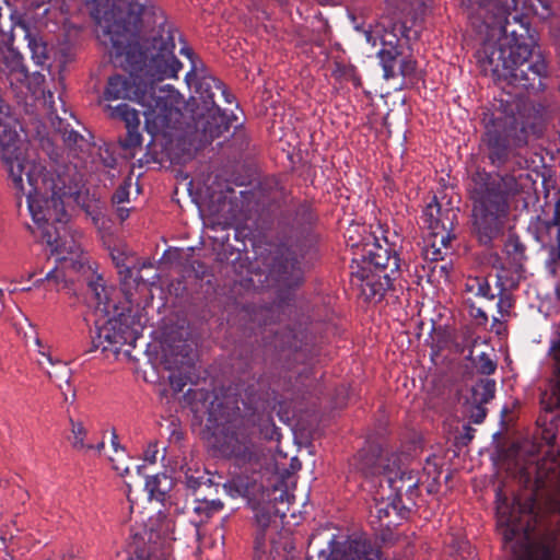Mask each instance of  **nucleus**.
<instances>
[{
	"instance_id": "nucleus-61",
	"label": "nucleus",
	"mask_w": 560,
	"mask_h": 560,
	"mask_svg": "<svg viewBox=\"0 0 560 560\" xmlns=\"http://www.w3.org/2000/svg\"><path fill=\"white\" fill-rule=\"evenodd\" d=\"M281 3H285L288 0H279Z\"/></svg>"
},
{
	"instance_id": "nucleus-35",
	"label": "nucleus",
	"mask_w": 560,
	"mask_h": 560,
	"mask_svg": "<svg viewBox=\"0 0 560 560\" xmlns=\"http://www.w3.org/2000/svg\"><path fill=\"white\" fill-rule=\"evenodd\" d=\"M142 142V136L139 131V127H131L127 129L126 136L120 139V144L124 149H135L140 147Z\"/></svg>"
},
{
	"instance_id": "nucleus-59",
	"label": "nucleus",
	"mask_w": 560,
	"mask_h": 560,
	"mask_svg": "<svg viewBox=\"0 0 560 560\" xmlns=\"http://www.w3.org/2000/svg\"><path fill=\"white\" fill-rule=\"evenodd\" d=\"M0 540H1V544H2L3 546H5V538H4V537H1V538H0Z\"/></svg>"
},
{
	"instance_id": "nucleus-12",
	"label": "nucleus",
	"mask_w": 560,
	"mask_h": 560,
	"mask_svg": "<svg viewBox=\"0 0 560 560\" xmlns=\"http://www.w3.org/2000/svg\"><path fill=\"white\" fill-rule=\"evenodd\" d=\"M354 30L362 33L365 42L372 47H375L377 42L381 40V49L385 50L401 49V39L409 44L417 40L420 36L419 31L408 26L406 22H392L387 19H382L374 28L371 26L364 28L359 24H354Z\"/></svg>"
},
{
	"instance_id": "nucleus-42",
	"label": "nucleus",
	"mask_w": 560,
	"mask_h": 560,
	"mask_svg": "<svg viewBox=\"0 0 560 560\" xmlns=\"http://www.w3.org/2000/svg\"><path fill=\"white\" fill-rule=\"evenodd\" d=\"M188 382H191V380L187 375H177L175 373L170 375L171 387L175 393L183 392Z\"/></svg>"
},
{
	"instance_id": "nucleus-13",
	"label": "nucleus",
	"mask_w": 560,
	"mask_h": 560,
	"mask_svg": "<svg viewBox=\"0 0 560 560\" xmlns=\"http://www.w3.org/2000/svg\"><path fill=\"white\" fill-rule=\"evenodd\" d=\"M397 462H400L397 454L384 451L377 444H369L358 452L353 466L365 478L378 476L384 478L386 474L390 472V468Z\"/></svg>"
},
{
	"instance_id": "nucleus-31",
	"label": "nucleus",
	"mask_w": 560,
	"mask_h": 560,
	"mask_svg": "<svg viewBox=\"0 0 560 560\" xmlns=\"http://www.w3.org/2000/svg\"><path fill=\"white\" fill-rule=\"evenodd\" d=\"M112 445L115 451V453L118 455L119 458L109 457V460L113 464V468L119 472L121 476L129 472V467L127 465H121L120 460L126 457L125 450L120 447L118 442V435L115 430L112 432Z\"/></svg>"
},
{
	"instance_id": "nucleus-51",
	"label": "nucleus",
	"mask_w": 560,
	"mask_h": 560,
	"mask_svg": "<svg viewBox=\"0 0 560 560\" xmlns=\"http://www.w3.org/2000/svg\"><path fill=\"white\" fill-rule=\"evenodd\" d=\"M464 434L463 438L467 440L468 442L474 439L475 429H472L469 424H466L463 427Z\"/></svg>"
},
{
	"instance_id": "nucleus-18",
	"label": "nucleus",
	"mask_w": 560,
	"mask_h": 560,
	"mask_svg": "<svg viewBox=\"0 0 560 560\" xmlns=\"http://www.w3.org/2000/svg\"><path fill=\"white\" fill-rule=\"evenodd\" d=\"M129 547L130 560H172L168 548L153 530L136 533Z\"/></svg>"
},
{
	"instance_id": "nucleus-44",
	"label": "nucleus",
	"mask_w": 560,
	"mask_h": 560,
	"mask_svg": "<svg viewBox=\"0 0 560 560\" xmlns=\"http://www.w3.org/2000/svg\"><path fill=\"white\" fill-rule=\"evenodd\" d=\"M254 548L256 553H265L266 552V529L257 528L254 539Z\"/></svg>"
},
{
	"instance_id": "nucleus-38",
	"label": "nucleus",
	"mask_w": 560,
	"mask_h": 560,
	"mask_svg": "<svg viewBox=\"0 0 560 560\" xmlns=\"http://www.w3.org/2000/svg\"><path fill=\"white\" fill-rule=\"evenodd\" d=\"M273 513L269 506H257L255 508V520L257 527L267 529L272 521Z\"/></svg>"
},
{
	"instance_id": "nucleus-36",
	"label": "nucleus",
	"mask_w": 560,
	"mask_h": 560,
	"mask_svg": "<svg viewBox=\"0 0 560 560\" xmlns=\"http://www.w3.org/2000/svg\"><path fill=\"white\" fill-rule=\"evenodd\" d=\"M397 8L406 10V5H409L416 14H423L430 5L431 0H392Z\"/></svg>"
},
{
	"instance_id": "nucleus-15",
	"label": "nucleus",
	"mask_w": 560,
	"mask_h": 560,
	"mask_svg": "<svg viewBox=\"0 0 560 560\" xmlns=\"http://www.w3.org/2000/svg\"><path fill=\"white\" fill-rule=\"evenodd\" d=\"M385 80L401 77L411 83L418 81L417 61L412 56H404L402 48L396 50L380 49L377 52Z\"/></svg>"
},
{
	"instance_id": "nucleus-40",
	"label": "nucleus",
	"mask_w": 560,
	"mask_h": 560,
	"mask_svg": "<svg viewBox=\"0 0 560 560\" xmlns=\"http://www.w3.org/2000/svg\"><path fill=\"white\" fill-rule=\"evenodd\" d=\"M487 417V408L485 405L469 404V419L475 424H480Z\"/></svg>"
},
{
	"instance_id": "nucleus-48",
	"label": "nucleus",
	"mask_w": 560,
	"mask_h": 560,
	"mask_svg": "<svg viewBox=\"0 0 560 560\" xmlns=\"http://www.w3.org/2000/svg\"><path fill=\"white\" fill-rule=\"evenodd\" d=\"M272 500L275 501V505L277 503L289 502L290 494L288 493V491L281 490L280 494L278 497H273ZM275 509H276L275 513H280L281 516H285V511H281L279 508H276V506H275Z\"/></svg>"
},
{
	"instance_id": "nucleus-2",
	"label": "nucleus",
	"mask_w": 560,
	"mask_h": 560,
	"mask_svg": "<svg viewBox=\"0 0 560 560\" xmlns=\"http://www.w3.org/2000/svg\"><path fill=\"white\" fill-rule=\"evenodd\" d=\"M480 12L467 14L485 35L476 58L485 75L525 90H542L548 69L544 57L534 55L536 39L528 15L540 20L553 15V0H485Z\"/></svg>"
},
{
	"instance_id": "nucleus-57",
	"label": "nucleus",
	"mask_w": 560,
	"mask_h": 560,
	"mask_svg": "<svg viewBox=\"0 0 560 560\" xmlns=\"http://www.w3.org/2000/svg\"><path fill=\"white\" fill-rule=\"evenodd\" d=\"M3 295H4V294H3L2 290L0 289V313H1V312H2V310H3V301H2Z\"/></svg>"
},
{
	"instance_id": "nucleus-56",
	"label": "nucleus",
	"mask_w": 560,
	"mask_h": 560,
	"mask_svg": "<svg viewBox=\"0 0 560 560\" xmlns=\"http://www.w3.org/2000/svg\"><path fill=\"white\" fill-rule=\"evenodd\" d=\"M388 515V511L387 509H380L378 510V517L382 518L383 516H387Z\"/></svg>"
},
{
	"instance_id": "nucleus-37",
	"label": "nucleus",
	"mask_w": 560,
	"mask_h": 560,
	"mask_svg": "<svg viewBox=\"0 0 560 560\" xmlns=\"http://www.w3.org/2000/svg\"><path fill=\"white\" fill-rule=\"evenodd\" d=\"M210 478H207L203 474L198 472V476H195L194 474H189V469L185 472V485L194 492L197 491L201 486L210 487Z\"/></svg>"
},
{
	"instance_id": "nucleus-9",
	"label": "nucleus",
	"mask_w": 560,
	"mask_h": 560,
	"mask_svg": "<svg viewBox=\"0 0 560 560\" xmlns=\"http://www.w3.org/2000/svg\"><path fill=\"white\" fill-rule=\"evenodd\" d=\"M179 52L190 62V69L185 74V81L189 86H195V95L192 96V100L196 104V109L194 112H201L218 107L214 101L217 92H220L225 103H234V95L226 89L223 82L208 72L205 62L191 48L183 46Z\"/></svg>"
},
{
	"instance_id": "nucleus-22",
	"label": "nucleus",
	"mask_w": 560,
	"mask_h": 560,
	"mask_svg": "<svg viewBox=\"0 0 560 560\" xmlns=\"http://www.w3.org/2000/svg\"><path fill=\"white\" fill-rule=\"evenodd\" d=\"M224 489L233 498L243 497L254 500L261 492L262 485L258 481V472L254 469L252 476L245 472L234 476L224 483Z\"/></svg>"
},
{
	"instance_id": "nucleus-21",
	"label": "nucleus",
	"mask_w": 560,
	"mask_h": 560,
	"mask_svg": "<svg viewBox=\"0 0 560 560\" xmlns=\"http://www.w3.org/2000/svg\"><path fill=\"white\" fill-rule=\"evenodd\" d=\"M224 504L221 500H207L205 498H196L191 503L192 516L189 517L190 535L195 540L200 539V526L206 523L215 513L223 509Z\"/></svg>"
},
{
	"instance_id": "nucleus-28",
	"label": "nucleus",
	"mask_w": 560,
	"mask_h": 560,
	"mask_svg": "<svg viewBox=\"0 0 560 560\" xmlns=\"http://www.w3.org/2000/svg\"><path fill=\"white\" fill-rule=\"evenodd\" d=\"M27 46L31 51V57L35 65L44 67L46 65V61L48 60V46L47 43L43 40L42 37H39L36 34L27 33Z\"/></svg>"
},
{
	"instance_id": "nucleus-34",
	"label": "nucleus",
	"mask_w": 560,
	"mask_h": 560,
	"mask_svg": "<svg viewBox=\"0 0 560 560\" xmlns=\"http://www.w3.org/2000/svg\"><path fill=\"white\" fill-rule=\"evenodd\" d=\"M118 273L120 278V282L125 288H130L131 283L136 285L141 281L140 270H135L133 268L127 266H118Z\"/></svg>"
},
{
	"instance_id": "nucleus-10",
	"label": "nucleus",
	"mask_w": 560,
	"mask_h": 560,
	"mask_svg": "<svg viewBox=\"0 0 560 560\" xmlns=\"http://www.w3.org/2000/svg\"><path fill=\"white\" fill-rule=\"evenodd\" d=\"M299 250L294 247H278L269 257L268 277L278 288V299L281 303L291 300V291L304 281V270L296 257Z\"/></svg>"
},
{
	"instance_id": "nucleus-33",
	"label": "nucleus",
	"mask_w": 560,
	"mask_h": 560,
	"mask_svg": "<svg viewBox=\"0 0 560 560\" xmlns=\"http://www.w3.org/2000/svg\"><path fill=\"white\" fill-rule=\"evenodd\" d=\"M474 365L478 373L482 375H491L497 370V362L486 352H481L474 360Z\"/></svg>"
},
{
	"instance_id": "nucleus-20",
	"label": "nucleus",
	"mask_w": 560,
	"mask_h": 560,
	"mask_svg": "<svg viewBox=\"0 0 560 560\" xmlns=\"http://www.w3.org/2000/svg\"><path fill=\"white\" fill-rule=\"evenodd\" d=\"M393 466L394 467L390 468V472L386 474L381 481V487H384L383 482L387 485L390 490V493L388 494V506L397 511L399 515L404 516L410 511V506L406 505L402 499L406 479L409 476L410 470L401 468L399 462Z\"/></svg>"
},
{
	"instance_id": "nucleus-5",
	"label": "nucleus",
	"mask_w": 560,
	"mask_h": 560,
	"mask_svg": "<svg viewBox=\"0 0 560 560\" xmlns=\"http://www.w3.org/2000/svg\"><path fill=\"white\" fill-rule=\"evenodd\" d=\"M258 387L260 384L258 383ZM267 400L260 388L248 385L244 389L242 407L236 406V415L232 419L219 421L212 411L209 412L208 427L213 430V445L224 456L233 457L240 466L259 465V450L250 439L248 429L243 425L246 417L257 423L259 433L267 441H279L280 429L275 424L270 415H259L265 409Z\"/></svg>"
},
{
	"instance_id": "nucleus-24",
	"label": "nucleus",
	"mask_w": 560,
	"mask_h": 560,
	"mask_svg": "<svg viewBox=\"0 0 560 560\" xmlns=\"http://www.w3.org/2000/svg\"><path fill=\"white\" fill-rule=\"evenodd\" d=\"M172 487V478L164 472L148 476L144 485L149 498L158 502H164L166 500L167 493Z\"/></svg>"
},
{
	"instance_id": "nucleus-49",
	"label": "nucleus",
	"mask_w": 560,
	"mask_h": 560,
	"mask_svg": "<svg viewBox=\"0 0 560 560\" xmlns=\"http://www.w3.org/2000/svg\"><path fill=\"white\" fill-rule=\"evenodd\" d=\"M44 560H81L78 558L73 551H69L67 553H55L52 552L50 556L45 558Z\"/></svg>"
},
{
	"instance_id": "nucleus-7",
	"label": "nucleus",
	"mask_w": 560,
	"mask_h": 560,
	"mask_svg": "<svg viewBox=\"0 0 560 560\" xmlns=\"http://www.w3.org/2000/svg\"><path fill=\"white\" fill-rule=\"evenodd\" d=\"M535 504V498L530 497L525 502L514 499L512 506L508 505L505 499L498 506L499 532L513 560H555L553 550L549 546H541L538 553L530 541L533 522L536 521Z\"/></svg>"
},
{
	"instance_id": "nucleus-11",
	"label": "nucleus",
	"mask_w": 560,
	"mask_h": 560,
	"mask_svg": "<svg viewBox=\"0 0 560 560\" xmlns=\"http://www.w3.org/2000/svg\"><path fill=\"white\" fill-rule=\"evenodd\" d=\"M141 331L140 324H136L129 315L120 314L97 327L96 336L92 338L91 349L86 352L100 349L102 353L117 355L124 345L135 347Z\"/></svg>"
},
{
	"instance_id": "nucleus-54",
	"label": "nucleus",
	"mask_w": 560,
	"mask_h": 560,
	"mask_svg": "<svg viewBox=\"0 0 560 560\" xmlns=\"http://www.w3.org/2000/svg\"><path fill=\"white\" fill-rule=\"evenodd\" d=\"M476 318H480L483 323H487L488 322V315L487 313L481 310V308H477V312H476Z\"/></svg>"
},
{
	"instance_id": "nucleus-16",
	"label": "nucleus",
	"mask_w": 560,
	"mask_h": 560,
	"mask_svg": "<svg viewBox=\"0 0 560 560\" xmlns=\"http://www.w3.org/2000/svg\"><path fill=\"white\" fill-rule=\"evenodd\" d=\"M326 560H381L382 552L365 538H351L339 542L331 539Z\"/></svg>"
},
{
	"instance_id": "nucleus-26",
	"label": "nucleus",
	"mask_w": 560,
	"mask_h": 560,
	"mask_svg": "<svg viewBox=\"0 0 560 560\" xmlns=\"http://www.w3.org/2000/svg\"><path fill=\"white\" fill-rule=\"evenodd\" d=\"M495 381L491 378H480L471 387V395L468 404L487 405L495 395Z\"/></svg>"
},
{
	"instance_id": "nucleus-39",
	"label": "nucleus",
	"mask_w": 560,
	"mask_h": 560,
	"mask_svg": "<svg viewBox=\"0 0 560 560\" xmlns=\"http://www.w3.org/2000/svg\"><path fill=\"white\" fill-rule=\"evenodd\" d=\"M505 249L509 255L515 258H522L525 253V245L516 236H510L505 243Z\"/></svg>"
},
{
	"instance_id": "nucleus-4",
	"label": "nucleus",
	"mask_w": 560,
	"mask_h": 560,
	"mask_svg": "<svg viewBox=\"0 0 560 560\" xmlns=\"http://www.w3.org/2000/svg\"><path fill=\"white\" fill-rule=\"evenodd\" d=\"M503 93L490 114H485V131L480 139V152L495 168L506 167L518 150L528 144L530 136L540 137L544 132L547 110L540 103L525 98L523 94L540 90H525L497 80Z\"/></svg>"
},
{
	"instance_id": "nucleus-1",
	"label": "nucleus",
	"mask_w": 560,
	"mask_h": 560,
	"mask_svg": "<svg viewBox=\"0 0 560 560\" xmlns=\"http://www.w3.org/2000/svg\"><path fill=\"white\" fill-rule=\"evenodd\" d=\"M92 15L110 61L129 72L108 78L105 101L129 100L143 107L147 131L156 136L179 116V93L165 79L182 69L176 58L177 30L155 0H94Z\"/></svg>"
},
{
	"instance_id": "nucleus-43",
	"label": "nucleus",
	"mask_w": 560,
	"mask_h": 560,
	"mask_svg": "<svg viewBox=\"0 0 560 560\" xmlns=\"http://www.w3.org/2000/svg\"><path fill=\"white\" fill-rule=\"evenodd\" d=\"M129 195H130L129 185L128 184L119 185L117 187V189L115 190V192L113 194V197H112L113 203L120 205L124 202H128Z\"/></svg>"
},
{
	"instance_id": "nucleus-8",
	"label": "nucleus",
	"mask_w": 560,
	"mask_h": 560,
	"mask_svg": "<svg viewBox=\"0 0 560 560\" xmlns=\"http://www.w3.org/2000/svg\"><path fill=\"white\" fill-rule=\"evenodd\" d=\"M272 200L278 207L285 206L278 218V225L291 247L299 250L301 259L312 260L317 254L316 235L312 228L315 214L306 201L295 200L291 194L276 183Z\"/></svg>"
},
{
	"instance_id": "nucleus-29",
	"label": "nucleus",
	"mask_w": 560,
	"mask_h": 560,
	"mask_svg": "<svg viewBox=\"0 0 560 560\" xmlns=\"http://www.w3.org/2000/svg\"><path fill=\"white\" fill-rule=\"evenodd\" d=\"M102 277L98 276L95 280L89 281L88 289L92 298L95 300L96 307L103 312L108 313L110 304L107 296L106 288L102 283Z\"/></svg>"
},
{
	"instance_id": "nucleus-47",
	"label": "nucleus",
	"mask_w": 560,
	"mask_h": 560,
	"mask_svg": "<svg viewBox=\"0 0 560 560\" xmlns=\"http://www.w3.org/2000/svg\"><path fill=\"white\" fill-rule=\"evenodd\" d=\"M63 278H65L63 272H62V271H59V270H57V269L55 268V269H52V270L48 271V272L46 273V276H45V278H44V279H39V280H37V281H36V283L42 282V281H44V280H47V281H55V282H57V283H58V282L62 281V280H63Z\"/></svg>"
},
{
	"instance_id": "nucleus-55",
	"label": "nucleus",
	"mask_w": 560,
	"mask_h": 560,
	"mask_svg": "<svg viewBox=\"0 0 560 560\" xmlns=\"http://www.w3.org/2000/svg\"><path fill=\"white\" fill-rule=\"evenodd\" d=\"M118 215L121 220H125L129 215V210L126 208H118Z\"/></svg>"
},
{
	"instance_id": "nucleus-3",
	"label": "nucleus",
	"mask_w": 560,
	"mask_h": 560,
	"mask_svg": "<svg viewBox=\"0 0 560 560\" xmlns=\"http://www.w3.org/2000/svg\"><path fill=\"white\" fill-rule=\"evenodd\" d=\"M19 141L9 106L0 96V147L12 185L18 195L26 197L30 214L42 231L43 241L52 252L72 253L73 243L67 241L69 214L62 200L72 194L71 187L40 162L25 158L16 145Z\"/></svg>"
},
{
	"instance_id": "nucleus-50",
	"label": "nucleus",
	"mask_w": 560,
	"mask_h": 560,
	"mask_svg": "<svg viewBox=\"0 0 560 560\" xmlns=\"http://www.w3.org/2000/svg\"><path fill=\"white\" fill-rule=\"evenodd\" d=\"M39 353L51 366L59 365L62 370L66 371V365L59 360L55 361L49 352L40 350Z\"/></svg>"
},
{
	"instance_id": "nucleus-60",
	"label": "nucleus",
	"mask_w": 560,
	"mask_h": 560,
	"mask_svg": "<svg viewBox=\"0 0 560 560\" xmlns=\"http://www.w3.org/2000/svg\"><path fill=\"white\" fill-rule=\"evenodd\" d=\"M47 374L49 375V377L52 376V373L49 370H47Z\"/></svg>"
},
{
	"instance_id": "nucleus-52",
	"label": "nucleus",
	"mask_w": 560,
	"mask_h": 560,
	"mask_svg": "<svg viewBox=\"0 0 560 560\" xmlns=\"http://www.w3.org/2000/svg\"><path fill=\"white\" fill-rule=\"evenodd\" d=\"M197 265L198 266V269L196 270L197 272V277L198 278H202L205 275H206V267L202 262L200 261H194L192 262V266ZM195 269V267H192Z\"/></svg>"
},
{
	"instance_id": "nucleus-19",
	"label": "nucleus",
	"mask_w": 560,
	"mask_h": 560,
	"mask_svg": "<svg viewBox=\"0 0 560 560\" xmlns=\"http://www.w3.org/2000/svg\"><path fill=\"white\" fill-rule=\"evenodd\" d=\"M363 272L392 273L396 276L399 272L400 259L397 253L388 246L374 243L363 255Z\"/></svg>"
},
{
	"instance_id": "nucleus-14",
	"label": "nucleus",
	"mask_w": 560,
	"mask_h": 560,
	"mask_svg": "<svg viewBox=\"0 0 560 560\" xmlns=\"http://www.w3.org/2000/svg\"><path fill=\"white\" fill-rule=\"evenodd\" d=\"M456 217V211L453 208H443L438 201L436 196H433L432 200L423 209L421 219L425 228L435 237L441 236V244L447 246L452 238L451 231L454 228Z\"/></svg>"
},
{
	"instance_id": "nucleus-30",
	"label": "nucleus",
	"mask_w": 560,
	"mask_h": 560,
	"mask_svg": "<svg viewBox=\"0 0 560 560\" xmlns=\"http://www.w3.org/2000/svg\"><path fill=\"white\" fill-rule=\"evenodd\" d=\"M466 291L474 293L476 296L487 300H494L497 294L492 292L490 283L486 278L475 277L466 282Z\"/></svg>"
},
{
	"instance_id": "nucleus-45",
	"label": "nucleus",
	"mask_w": 560,
	"mask_h": 560,
	"mask_svg": "<svg viewBox=\"0 0 560 560\" xmlns=\"http://www.w3.org/2000/svg\"><path fill=\"white\" fill-rule=\"evenodd\" d=\"M513 306V301L508 294H500V298L497 303L498 312L503 316L509 313L510 308Z\"/></svg>"
},
{
	"instance_id": "nucleus-23",
	"label": "nucleus",
	"mask_w": 560,
	"mask_h": 560,
	"mask_svg": "<svg viewBox=\"0 0 560 560\" xmlns=\"http://www.w3.org/2000/svg\"><path fill=\"white\" fill-rule=\"evenodd\" d=\"M396 276H392V273L385 272H363L361 273V278L363 281V293L368 299H373L375 301H381L386 291L389 290L393 285V280Z\"/></svg>"
},
{
	"instance_id": "nucleus-25",
	"label": "nucleus",
	"mask_w": 560,
	"mask_h": 560,
	"mask_svg": "<svg viewBox=\"0 0 560 560\" xmlns=\"http://www.w3.org/2000/svg\"><path fill=\"white\" fill-rule=\"evenodd\" d=\"M105 112L110 118L124 121L126 129L140 127L139 112L128 104L122 103L117 106L106 105Z\"/></svg>"
},
{
	"instance_id": "nucleus-6",
	"label": "nucleus",
	"mask_w": 560,
	"mask_h": 560,
	"mask_svg": "<svg viewBox=\"0 0 560 560\" xmlns=\"http://www.w3.org/2000/svg\"><path fill=\"white\" fill-rule=\"evenodd\" d=\"M520 192L512 174L487 172L478 167L468 186L471 201V233L482 246L490 247L504 233L511 200Z\"/></svg>"
},
{
	"instance_id": "nucleus-41",
	"label": "nucleus",
	"mask_w": 560,
	"mask_h": 560,
	"mask_svg": "<svg viewBox=\"0 0 560 560\" xmlns=\"http://www.w3.org/2000/svg\"><path fill=\"white\" fill-rule=\"evenodd\" d=\"M62 140L68 147L72 148L79 145V143L84 139L78 131L65 128L62 130Z\"/></svg>"
},
{
	"instance_id": "nucleus-27",
	"label": "nucleus",
	"mask_w": 560,
	"mask_h": 560,
	"mask_svg": "<svg viewBox=\"0 0 560 560\" xmlns=\"http://www.w3.org/2000/svg\"><path fill=\"white\" fill-rule=\"evenodd\" d=\"M71 424V436H69V441L71 442V445L75 450H96L97 452H101L105 444L104 442H100L96 445L92 443H85L84 439L88 434L86 429L84 428L82 422L74 421L73 419H70Z\"/></svg>"
},
{
	"instance_id": "nucleus-46",
	"label": "nucleus",
	"mask_w": 560,
	"mask_h": 560,
	"mask_svg": "<svg viewBox=\"0 0 560 560\" xmlns=\"http://www.w3.org/2000/svg\"><path fill=\"white\" fill-rule=\"evenodd\" d=\"M480 3H485V0H462V8L465 11L466 15L469 12H480Z\"/></svg>"
},
{
	"instance_id": "nucleus-58",
	"label": "nucleus",
	"mask_w": 560,
	"mask_h": 560,
	"mask_svg": "<svg viewBox=\"0 0 560 560\" xmlns=\"http://www.w3.org/2000/svg\"><path fill=\"white\" fill-rule=\"evenodd\" d=\"M320 5H326L331 3L334 0H316Z\"/></svg>"
},
{
	"instance_id": "nucleus-53",
	"label": "nucleus",
	"mask_w": 560,
	"mask_h": 560,
	"mask_svg": "<svg viewBox=\"0 0 560 560\" xmlns=\"http://www.w3.org/2000/svg\"><path fill=\"white\" fill-rule=\"evenodd\" d=\"M180 363L190 368L194 364V357L189 353H186Z\"/></svg>"
},
{
	"instance_id": "nucleus-17",
	"label": "nucleus",
	"mask_w": 560,
	"mask_h": 560,
	"mask_svg": "<svg viewBox=\"0 0 560 560\" xmlns=\"http://www.w3.org/2000/svg\"><path fill=\"white\" fill-rule=\"evenodd\" d=\"M195 128L200 132V142L211 143L229 131L231 118L219 106L201 112H194Z\"/></svg>"
},
{
	"instance_id": "nucleus-32",
	"label": "nucleus",
	"mask_w": 560,
	"mask_h": 560,
	"mask_svg": "<svg viewBox=\"0 0 560 560\" xmlns=\"http://www.w3.org/2000/svg\"><path fill=\"white\" fill-rule=\"evenodd\" d=\"M419 483L420 478L418 472L415 470L409 471V476L406 479L404 497H406L407 501L411 504H416V499L419 495Z\"/></svg>"
}]
</instances>
